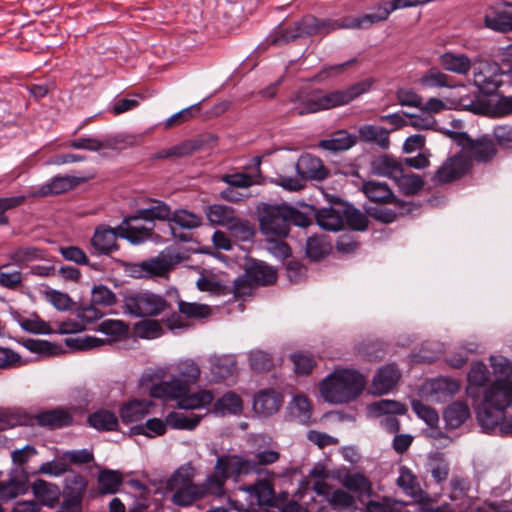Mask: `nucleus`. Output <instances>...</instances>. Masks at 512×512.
Returning a JSON list of instances; mask_svg holds the SVG:
<instances>
[{
  "label": "nucleus",
  "mask_w": 512,
  "mask_h": 512,
  "mask_svg": "<svg viewBox=\"0 0 512 512\" xmlns=\"http://www.w3.org/2000/svg\"><path fill=\"white\" fill-rule=\"evenodd\" d=\"M374 82V79L368 78L345 89L327 93L319 88L300 89L290 98V102L293 104L290 114L303 116L347 105L357 97L370 91Z\"/></svg>",
  "instance_id": "f257e3e1"
},
{
  "label": "nucleus",
  "mask_w": 512,
  "mask_h": 512,
  "mask_svg": "<svg viewBox=\"0 0 512 512\" xmlns=\"http://www.w3.org/2000/svg\"><path fill=\"white\" fill-rule=\"evenodd\" d=\"M512 404V382L494 381L484 390L483 400L477 409V420L485 431L495 429Z\"/></svg>",
  "instance_id": "f03ea898"
},
{
  "label": "nucleus",
  "mask_w": 512,
  "mask_h": 512,
  "mask_svg": "<svg viewBox=\"0 0 512 512\" xmlns=\"http://www.w3.org/2000/svg\"><path fill=\"white\" fill-rule=\"evenodd\" d=\"M365 385L366 381L360 373L343 369L324 378L319 390L325 401L343 404L355 400L362 393Z\"/></svg>",
  "instance_id": "7ed1b4c3"
},
{
  "label": "nucleus",
  "mask_w": 512,
  "mask_h": 512,
  "mask_svg": "<svg viewBox=\"0 0 512 512\" xmlns=\"http://www.w3.org/2000/svg\"><path fill=\"white\" fill-rule=\"evenodd\" d=\"M122 302L125 313L141 318L158 316L169 307L163 296L147 290L128 292Z\"/></svg>",
  "instance_id": "20e7f679"
},
{
  "label": "nucleus",
  "mask_w": 512,
  "mask_h": 512,
  "mask_svg": "<svg viewBox=\"0 0 512 512\" xmlns=\"http://www.w3.org/2000/svg\"><path fill=\"white\" fill-rule=\"evenodd\" d=\"M445 135L452 139L462 150L478 163H490L497 156L498 149L495 141L489 135H482L476 139L466 132L447 130Z\"/></svg>",
  "instance_id": "39448f33"
},
{
  "label": "nucleus",
  "mask_w": 512,
  "mask_h": 512,
  "mask_svg": "<svg viewBox=\"0 0 512 512\" xmlns=\"http://www.w3.org/2000/svg\"><path fill=\"white\" fill-rule=\"evenodd\" d=\"M335 28L334 23L306 16L291 26L280 27L268 41L272 45H283L303 36L315 35L322 30L329 31Z\"/></svg>",
  "instance_id": "423d86ee"
},
{
  "label": "nucleus",
  "mask_w": 512,
  "mask_h": 512,
  "mask_svg": "<svg viewBox=\"0 0 512 512\" xmlns=\"http://www.w3.org/2000/svg\"><path fill=\"white\" fill-rule=\"evenodd\" d=\"M286 204L265 205L259 214L260 228L267 236L286 237L289 234Z\"/></svg>",
  "instance_id": "0eeeda50"
},
{
  "label": "nucleus",
  "mask_w": 512,
  "mask_h": 512,
  "mask_svg": "<svg viewBox=\"0 0 512 512\" xmlns=\"http://www.w3.org/2000/svg\"><path fill=\"white\" fill-rule=\"evenodd\" d=\"M252 468L251 459L240 454L224 453L218 455L214 464L215 471H218L227 480L232 479L234 482H238L243 476L252 474Z\"/></svg>",
  "instance_id": "6e6552de"
},
{
  "label": "nucleus",
  "mask_w": 512,
  "mask_h": 512,
  "mask_svg": "<svg viewBox=\"0 0 512 512\" xmlns=\"http://www.w3.org/2000/svg\"><path fill=\"white\" fill-rule=\"evenodd\" d=\"M500 83L501 73L497 63L480 61L477 66L474 67V84L482 93L486 95L496 93Z\"/></svg>",
  "instance_id": "1a4fd4ad"
},
{
  "label": "nucleus",
  "mask_w": 512,
  "mask_h": 512,
  "mask_svg": "<svg viewBox=\"0 0 512 512\" xmlns=\"http://www.w3.org/2000/svg\"><path fill=\"white\" fill-rule=\"evenodd\" d=\"M470 160L463 155L457 154L446 161L437 169L432 177L436 184H448L463 177L470 169Z\"/></svg>",
  "instance_id": "9d476101"
},
{
  "label": "nucleus",
  "mask_w": 512,
  "mask_h": 512,
  "mask_svg": "<svg viewBox=\"0 0 512 512\" xmlns=\"http://www.w3.org/2000/svg\"><path fill=\"white\" fill-rule=\"evenodd\" d=\"M173 264L174 261L171 255L161 253L155 258L132 264L129 272L136 278L164 276L171 270Z\"/></svg>",
  "instance_id": "9b49d317"
},
{
  "label": "nucleus",
  "mask_w": 512,
  "mask_h": 512,
  "mask_svg": "<svg viewBox=\"0 0 512 512\" xmlns=\"http://www.w3.org/2000/svg\"><path fill=\"white\" fill-rule=\"evenodd\" d=\"M484 22L493 31L512 32V3L498 1L486 11Z\"/></svg>",
  "instance_id": "f8f14e48"
},
{
  "label": "nucleus",
  "mask_w": 512,
  "mask_h": 512,
  "mask_svg": "<svg viewBox=\"0 0 512 512\" xmlns=\"http://www.w3.org/2000/svg\"><path fill=\"white\" fill-rule=\"evenodd\" d=\"M118 231L116 228H111L108 225H98L90 239V245L93 254L100 256H110L112 253L119 250L117 243Z\"/></svg>",
  "instance_id": "ddd939ff"
},
{
  "label": "nucleus",
  "mask_w": 512,
  "mask_h": 512,
  "mask_svg": "<svg viewBox=\"0 0 512 512\" xmlns=\"http://www.w3.org/2000/svg\"><path fill=\"white\" fill-rule=\"evenodd\" d=\"M361 191L371 201L378 204H393L394 207L400 209L404 207L405 202L397 199L385 182L380 181H366L363 182Z\"/></svg>",
  "instance_id": "4468645a"
},
{
  "label": "nucleus",
  "mask_w": 512,
  "mask_h": 512,
  "mask_svg": "<svg viewBox=\"0 0 512 512\" xmlns=\"http://www.w3.org/2000/svg\"><path fill=\"white\" fill-rule=\"evenodd\" d=\"M36 423L49 429H61L73 424V415L64 408H55L37 413L34 416Z\"/></svg>",
  "instance_id": "2eb2a0df"
},
{
  "label": "nucleus",
  "mask_w": 512,
  "mask_h": 512,
  "mask_svg": "<svg viewBox=\"0 0 512 512\" xmlns=\"http://www.w3.org/2000/svg\"><path fill=\"white\" fill-rule=\"evenodd\" d=\"M189 391L190 387L187 386V383L183 382L178 377H172L169 381L154 384L151 387L150 394L154 398L173 399L178 402L180 398Z\"/></svg>",
  "instance_id": "dca6fc26"
},
{
  "label": "nucleus",
  "mask_w": 512,
  "mask_h": 512,
  "mask_svg": "<svg viewBox=\"0 0 512 512\" xmlns=\"http://www.w3.org/2000/svg\"><path fill=\"white\" fill-rule=\"evenodd\" d=\"M242 490L247 492L250 498L260 507L276 506L277 499L274 487L268 480H258L252 485L243 487Z\"/></svg>",
  "instance_id": "f3484780"
},
{
  "label": "nucleus",
  "mask_w": 512,
  "mask_h": 512,
  "mask_svg": "<svg viewBox=\"0 0 512 512\" xmlns=\"http://www.w3.org/2000/svg\"><path fill=\"white\" fill-rule=\"evenodd\" d=\"M245 273L255 287L269 286L277 280V271L263 261L251 260L245 268Z\"/></svg>",
  "instance_id": "a211bd4d"
},
{
  "label": "nucleus",
  "mask_w": 512,
  "mask_h": 512,
  "mask_svg": "<svg viewBox=\"0 0 512 512\" xmlns=\"http://www.w3.org/2000/svg\"><path fill=\"white\" fill-rule=\"evenodd\" d=\"M397 486L415 501H423L427 494L422 490L417 476L407 466H400Z\"/></svg>",
  "instance_id": "6ab92c4d"
},
{
  "label": "nucleus",
  "mask_w": 512,
  "mask_h": 512,
  "mask_svg": "<svg viewBox=\"0 0 512 512\" xmlns=\"http://www.w3.org/2000/svg\"><path fill=\"white\" fill-rule=\"evenodd\" d=\"M282 403V395L274 389L259 391L253 400V409L257 414L269 416L276 413Z\"/></svg>",
  "instance_id": "aec40b11"
},
{
  "label": "nucleus",
  "mask_w": 512,
  "mask_h": 512,
  "mask_svg": "<svg viewBox=\"0 0 512 512\" xmlns=\"http://www.w3.org/2000/svg\"><path fill=\"white\" fill-rule=\"evenodd\" d=\"M84 179H80L74 176H55L50 182L42 185L38 190L32 193L34 197H46L50 195L65 193L78 184L83 182Z\"/></svg>",
  "instance_id": "412c9836"
},
{
  "label": "nucleus",
  "mask_w": 512,
  "mask_h": 512,
  "mask_svg": "<svg viewBox=\"0 0 512 512\" xmlns=\"http://www.w3.org/2000/svg\"><path fill=\"white\" fill-rule=\"evenodd\" d=\"M400 378L398 368L393 364H388L380 368L374 376L372 390L375 394L388 393L397 384Z\"/></svg>",
  "instance_id": "4be33fe9"
},
{
  "label": "nucleus",
  "mask_w": 512,
  "mask_h": 512,
  "mask_svg": "<svg viewBox=\"0 0 512 512\" xmlns=\"http://www.w3.org/2000/svg\"><path fill=\"white\" fill-rule=\"evenodd\" d=\"M296 168L298 174L304 179L323 180L328 174L321 160L311 154L302 155Z\"/></svg>",
  "instance_id": "5701e85b"
},
{
  "label": "nucleus",
  "mask_w": 512,
  "mask_h": 512,
  "mask_svg": "<svg viewBox=\"0 0 512 512\" xmlns=\"http://www.w3.org/2000/svg\"><path fill=\"white\" fill-rule=\"evenodd\" d=\"M133 217L134 214L124 217L121 224L117 226L118 235L132 244H140L151 237L152 228L132 226L131 221L136 220Z\"/></svg>",
  "instance_id": "b1692460"
},
{
  "label": "nucleus",
  "mask_w": 512,
  "mask_h": 512,
  "mask_svg": "<svg viewBox=\"0 0 512 512\" xmlns=\"http://www.w3.org/2000/svg\"><path fill=\"white\" fill-rule=\"evenodd\" d=\"M210 372L215 382H221L234 375L237 361L232 355L213 356L210 358Z\"/></svg>",
  "instance_id": "393cba45"
},
{
  "label": "nucleus",
  "mask_w": 512,
  "mask_h": 512,
  "mask_svg": "<svg viewBox=\"0 0 512 512\" xmlns=\"http://www.w3.org/2000/svg\"><path fill=\"white\" fill-rule=\"evenodd\" d=\"M154 406L148 400H132L124 404L120 409V418L123 423L130 424L143 420Z\"/></svg>",
  "instance_id": "a878e982"
},
{
  "label": "nucleus",
  "mask_w": 512,
  "mask_h": 512,
  "mask_svg": "<svg viewBox=\"0 0 512 512\" xmlns=\"http://www.w3.org/2000/svg\"><path fill=\"white\" fill-rule=\"evenodd\" d=\"M471 416L468 405L461 401H455L443 411V419L447 429H457Z\"/></svg>",
  "instance_id": "bb28decb"
},
{
  "label": "nucleus",
  "mask_w": 512,
  "mask_h": 512,
  "mask_svg": "<svg viewBox=\"0 0 512 512\" xmlns=\"http://www.w3.org/2000/svg\"><path fill=\"white\" fill-rule=\"evenodd\" d=\"M201 147V143L195 140H186L172 147L162 149L151 155L150 159L155 160H165L169 158H182L186 156L192 155L194 152L198 151Z\"/></svg>",
  "instance_id": "cd10ccee"
},
{
  "label": "nucleus",
  "mask_w": 512,
  "mask_h": 512,
  "mask_svg": "<svg viewBox=\"0 0 512 512\" xmlns=\"http://www.w3.org/2000/svg\"><path fill=\"white\" fill-rule=\"evenodd\" d=\"M439 63L446 71L459 75L468 74L472 67L467 55L450 51L440 55Z\"/></svg>",
  "instance_id": "c85d7f7f"
},
{
  "label": "nucleus",
  "mask_w": 512,
  "mask_h": 512,
  "mask_svg": "<svg viewBox=\"0 0 512 512\" xmlns=\"http://www.w3.org/2000/svg\"><path fill=\"white\" fill-rule=\"evenodd\" d=\"M358 133L362 142L376 144L383 150L389 148V131L384 127L366 124L359 128Z\"/></svg>",
  "instance_id": "c756f323"
},
{
  "label": "nucleus",
  "mask_w": 512,
  "mask_h": 512,
  "mask_svg": "<svg viewBox=\"0 0 512 512\" xmlns=\"http://www.w3.org/2000/svg\"><path fill=\"white\" fill-rule=\"evenodd\" d=\"M372 174L396 179L402 173V165L393 157L380 155L370 164Z\"/></svg>",
  "instance_id": "7c9ffc66"
},
{
  "label": "nucleus",
  "mask_w": 512,
  "mask_h": 512,
  "mask_svg": "<svg viewBox=\"0 0 512 512\" xmlns=\"http://www.w3.org/2000/svg\"><path fill=\"white\" fill-rule=\"evenodd\" d=\"M317 224L327 231H339L344 227L342 210L333 207L322 208L314 214Z\"/></svg>",
  "instance_id": "2f4dec72"
},
{
  "label": "nucleus",
  "mask_w": 512,
  "mask_h": 512,
  "mask_svg": "<svg viewBox=\"0 0 512 512\" xmlns=\"http://www.w3.org/2000/svg\"><path fill=\"white\" fill-rule=\"evenodd\" d=\"M30 420L29 415L20 408L0 407V432L28 425Z\"/></svg>",
  "instance_id": "473e14b6"
},
{
  "label": "nucleus",
  "mask_w": 512,
  "mask_h": 512,
  "mask_svg": "<svg viewBox=\"0 0 512 512\" xmlns=\"http://www.w3.org/2000/svg\"><path fill=\"white\" fill-rule=\"evenodd\" d=\"M97 483L99 495L115 494L123 483V476L117 470L103 469L98 473Z\"/></svg>",
  "instance_id": "72a5a7b5"
},
{
  "label": "nucleus",
  "mask_w": 512,
  "mask_h": 512,
  "mask_svg": "<svg viewBox=\"0 0 512 512\" xmlns=\"http://www.w3.org/2000/svg\"><path fill=\"white\" fill-rule=\"evenodd\" d=\"M118 141L116 138L108 137L104 139H97L92 137H80L71 140L67 143L68 147L73 149H82L93 152H98L103 149H114Z\"/></svg>",
  "instance_id": "f704fd0d"
},
{
  "label": "nucleus",
  "mask_w": 512,
  "mask_h": 512,
  "mask_svg": "<svg viewBox=\"0 0 512 512\" xmlns=\"http://www.w3.org/2000/svg\"><path fill=\"white\" fill-rule=\"evenodd\" d=\"M205 215L212 225L224 226L226 228H228L237 216L234 208L222 204L207 206L205 209Z\"/></svg>",
  "instance_id": "c9c22d12"
},
{
  "label": "nucleus",
  "mask_w": 512,
  "mask_h": 512,
  "mask_svg": "<svg viewBox=\"0 0 512 512\" xmlns=\"http://www.w3.org/2000/svg\"><path fill=\"white\" fill-rule=\"evenodd\" d=\"M32 491L42 504L53 507L59 500L60 489L56 484H52L43 479H37L32 484Z\"/></svg>",
  "instance_id": "e433bc0d"
},
{
  "label": "nucleus",
  "mask_w": 512,
  "mask_h": 512,
  "mask_svg": "<svg viewBox=\"0 0 512 512\" xmlns=\"http://www.w3.org/2000/svg\"><path fill=\"white\" fill-rule=\"evenodd\" d=\"M489 377V370L484 363H474L468 373V395L473 398L478 396L477 389L485 386L489 380Z\"/></svg>",
  "instance_id": "4c0bfd02"
},
{
  "label": "nucleus",
  "mask_w": 512,
  "mask_h": 512,
  "mask_svg": "<svg viewBox=\"0 0 512 512\" xmlns=\"http://www.w3.org/2000/svg\"><path fill=\"white\" fill-rule=\"evenodd\" d=\"M331 249L332 245L327 236L313 235L307 239L306 255L313 261L323 259L330 253Z\"/></svg>",
  "instance_id": "58836bf2"
},
{
  "label": "nucleus",
  "mask_w": 512,
  "mask_h": 512,
  "mask_svg": "<svg viewBox=\"0 0 512 512\" xmlns=\"http://www.w3.org/2000/svg\"><path fill=\"white\" fill-rule=\"evenodd\" d=\"M214 400V395L209 390H198L193 394H184L180 401H178V407L185 410H195L204 408L210 405Z\"/></svg>",
  "instance_id": "ea45409f"
},
{
  "label": "nucleus",
  "mask_w": 512,
  "mask_h": 512,
  "mask_svg": "<svg viewBox=\"0 0 512 512\" xmlns=\"http://www.w3.org/2000/svg\"><path fill=\"white\" fill-rule=\"evenodd\" d=\"M151 202L154 204L149 208L139 209L134 213V219H142L146 221H154V220H160V221H168L171 216V209L170 207L160 201L152 199Z\"/></svg>",
  "instance_id": "a19ab883"
},
{
  "label": "nucleus",
  "mask_w": 512,
  "mask_h": 512,
  "mask_svg": "<svg viewBox=\"0 0 512 512\" xmlns=\"http://www.w3.org/2000/svg\"><path fill=\"white\" fill-rule=\"evenodd\" d=\"M88 423L99 431H116L119 426L115 413L106 409H100L90 414Z\"/></svg>",
  "instance_id": "79ce46f5"
},
{
  "label": "nucleus",
  "mask_w": 512,
  "mask_h": 512,
  "mask_svg": "<svg viewBox=\"0 0 512 512\" xmlns=\"http://www.w3.org/2000/svg\"><path fill=\"white\" fill-rule=\"evenodd\" d=\"M394 6H395V0L379 4L375 8V11L367 13L357 19V27L368 28L372 24L385 21L386 19H388L391 12L398 9V8H394Z\"/></svg>",
  "instance_id": "37998d69"
},
{
  "label": "nucleus",
  "mask_w": 512,
  "mask_h": 512,
  "mask_svg": "<svg viewBox=\"0 0 512 512\" xmlns=\"http://www.w3.org/2000/svg\"><path fill=\"white\" fill-rule=\"evenodd\" d=\"M174 491L172 501L179 506L192 505L197 500L204 498L199 484L185 485L172 489Z\"/></svg>",
  "instance_id": "c03bdc74"
},
{
  "label": "nucleus",
  "mask_w": 512,
  "mask_h": 512,
  "mask_svg": "<svg viewBox=\"0 0 512 512\" xmlns=\"http://www.w3.org/2000/svg\"><path fill=\"white\" fill-rule=\"evenodd\" d=\"M226 481L227 479L222 474L214 470L213 473L206 477L203 483L199 484L203 496L224 497L226 494Z\"/></svg>",
  "instance_id": "a18cd8bd"
},
{
  "label": "nucleus",
  "mask_w": 512,
  "mask_h": 512,
  "mask_svg": "<svg viewBox=\"0 0 512 512\" xmlns=\"http://www.w3.org/2000/svg\"><path fill=\"white\" fill-rule=\"evenodd\" d=\"M242 409V399L234 392H227L213 405V412L220 415L238 414Z\"/></svg>",
  "instance_id": "49530a36"
},
{
  "label": "nucleus",
  "mask_w": 512,
  "mask_h": 512,
  "mask_svg": "<svg viewBox=\"0 0 512 512\" xmlns=\"http://www.w3.org/2000/svg\"><path fill=\"white\" fill-rule=\"evenodd\" d=\"M357 142L356 136L345 130L335 132L330 139L322 140L320 146L329 151L347 150Z\"/></svg>",
  "instance_id": "de8ad7c7"
},
{
  "label": "nucleus",
  "mask_w": 512,
  "mask_h": 512,
  "mask_svg": "<svg viewBox=\"0 0 512 512\" xmlns=\"http://www.w3.org/2000/svg\"><path fill=\"white\" fill-rule=\"evenodd\" d=\"M412 204L405 202L403 208L395 207V209H389L384 207H371L366 209V212L373 219L383 222V223H392L394 222L398 216H402L406 213L411 212Z\"/></svg>",
  "instance_id": "09e8293b"
},
{
  "label": "nucleus",
  "mask_w": 512,
  "mask_h": 512,
  "mask_svg": "<svg viewBox=\"0 0 512 512\" xmlns=\"http://www.w3.org/2000/svg\"><path fill=\"white\" fill-rule=\"evenodd\" d=\"M280 459V453L276 450L265 449L258 451L254 454V458L251 459L253 468L251 469V473H255L257 475H261L262 473H266L270 476H275L274 472H270L268 470H264V466L272 465L276 463Z\"/></svg>",
  "instance_id": "8fccbe9b"
},
{
  "label": "nucleus",
  "mask_w": 512,
  "mask_h": 512,
  "mask_svg": "<svg viewBox=\"0 0 512 512\" xmlns=\"http://www.w3.org/2000/svg\"><path fill=\"white\" fill-rule=\"evenodd\" d=\"M202 419L201 415H185L181 412H170L166 417L168 426L179 430H194Z\"/></svg>",
  "instance_id": "3c124183"
},
{
  "label": "nucleus",
  "mask_w": 512,
  "mask_h": 512,
  "mask_svg": "<svg viewBox=\"0 0 512 512\" xmlns=\"http://www.w3.org/2000/svg\"><path fill=\"white\" fill-rule=\"evenodd\" d=\"M409 504L390 497L380 501L371 500L366 505V512H407Z\"/></svg>",
  "instance_id": "603ef678"
},
{
  "label": "nucleus",
  "mask_w": 512,
  "mask_h": 512,
  "mask_svg": "<svg viewBox=\"0 0 512 512\" xmlns=\"http://www.w3.org/2000/svg\"><path fill=\"white\" fill-rule=\"evenodd\" d=\"M167 422L159 418L148 419L144 424L132 427V432L136 435H144L148 438L162 436L167 431Z\"/></svg>",
  "instance_id": "864d4df0"
},
{
  "label": "nucleus",
  "mask_w": 512,
  "mask_h": 512,
  "mask_svg": "<svg viewBox=\"0 0 512 512\" xmlns=\"http://www.w3.org/2000/svg\"><path fill=\"white\" fill-rule=\"evenodd\" d=\"M178 311L184 319H203L211 314V308L206 304L186 302L181 299L177 301Z\"/></svg>",
  "instance_id": "5fc2aeb1"
},
{
  "label": "nucleus",
  "mask_w": 512,
  "mask_h": 512,
  "mask_svg": "<svg viewBox=\"0 0 512 512\" xmlns=\"http://www.w3.org/2000/svg\"><path fill=\"white\" fill-rule=\"evenodd\" d=\"M343 486L349 491L358 493L359 496H369L372 490L368 478L359 473L346 475L343 479Z\"/></svg>",
  "instance_id": "6e6d98bb"
},
{
  "label": "nucleus",
  "mask_w": 512,
  "mask_h": 512,
  "mask_svg": "<svg viewBox=\"0 0 512 512\" xmlns=\"http://www.w3.org/2000/svg\"><path fill=\"white\" fill-rule=\"evenodd\" d=\"M195 476V469L190 464H184L180 466L169 478L167 487L169 490L179 488L185 485L193 484V478Z\"/></svg>",
  "instance_id": "4d7b16f0"
},
{
  "label": "nucleus",
  "mask_w": 512,
  "mask_h": 512,
  "mask_svg": "<svg viewBox=\"0 0 512 512\" xmlns=\"http://www.w3.org/2000/svg\"><path fill=\"white\" fill-rule=\"evenodd\" d=\"M168 221L184 229H194L201 225L202 218L188 210L179 209L171 212V216Z\"/></svg>",
  "instance_id": "13d9d810"
},
{
  "label": "nucleus",
  "mask_w": 512,
  "mask_h": 512,
  "mask_svg": "<svg viewBox=\"0 0 512 512\" xmlns=\"http://www.w3.org/2000/svg\"><path fill=\"white\" fill-rule=\"evenodd\" d=\"M396 180L399 189L405 195H415L424 186L422 177L417 174H403L402 172Z\"/></svg>",
  "instance_id": "bf43d9fd"
},
{
  "label": "nucleus",
  "mask_w": 512,
  "mask_h": 512,
  "mask_svg": "<svg viewBox=\"0 0 512 512\" xmlns=\"http://www.w3.org/2000/svg\"><path fill=\"white\" fill-rule=\"evenodd\" d=\"M8 258L16 265L23 266L24 264L42 259L43 253L40 249L35 247H20L8 254Z\"/></svg>",
  "instance_id": "052dcab7"
},
{
  "label": "nucleus",
  "mask_w": 512,
  "mask_h": 512,
  "mask_svg": "<svg viewBox=\"0 0 512 512\" xmlns=\"http://www.w3.org/2000/svg\"><path fill=\"white\" fill-rule=\"evenodd\" d=\"M230 232V234L241 240V241H247L250 240L254 234L255 230L253 225L250 223V221L246 219H242L238 216L234 218L232 223L227 228Z\"/></svg>",
  "instance_id": "680f3d73"
},
{
  "label": "nucleus",
  "mask_w": 512,
  "mask_h": 512,
  "mask_svg": "<svg viewBox=\"0 0 512 512\" xmlns=\"http://www.w3.org/2000/svg\"><path fill=\"white\" fill-rule=\"evenodd\" d=\"M449 79L450 77L445 73L436 68H431L422 75L419 82L426 88H442L450 86Z\"/></svg>",
  "instance_id": "e2e57ef3"
},
{
  "label": "nucleus",
  "mask_w": 512,
  "mask_h": 512,
  "mask_svg": "<svg viewBox=\"0 0 512 512\" xmlns=\"http://www.w3.org/2000/svg\"><path fill=\"white\" fill-rule=\"evenodd\" d=\"M27 490L26 480H18L11 478L8 481L0 482V499L10 500L20 494L25 493Z\"/></svg>",
  "instance_id": "0e129e2a"
},
{
  "label": "nucleus",
  "mask_w": 512,
  "mask_h": 512,
  "mask_svg": "<svg viewBox=\"0 0 512 512\" xmlns=\"http://www.w3.org/2000/svg\"><path fill=\"white\" fill-rule=\"evenodd\" d=\"M97 330L114 339L124 337L129 331V325L122 320L107 319L102 321Z\"/></svg>",
  "instance_id": "69168bd1"
},
{
  "label": "nucleus",
  "mask_w": 512,
  "mask_h": 512,
  "mask_svg": "<svg viewBox=\"0 0 512 512\" xmlns=\"http://www.w3.org/2000/svg\"><path fill=\"white\" fill-rule=\"evenodd\" d=\"M490 363L496 376L495 381L512 382V362L503 356H491Z\"/></svg>",
  "instance_id": "338daca9"
},
{
  "label": "nucleus",
  "mask_w": 512,
  "mask_h": 512,
  "mask_svg": "<svg viewBox=\"0 0 512 512\" xmlns=\"http://www.w3.org/2000/svg\"><path fill=\"white\" fill-rule=\"evenodd\" d=\"M344 222L356 231H363L368 226V219L364 213L353 207H346L342 209Z\"/></svg>",
  "instance_id": "774afa93"
}]
</instances>
